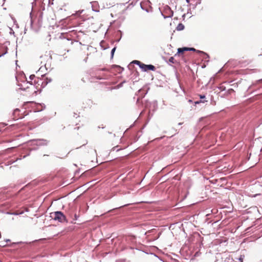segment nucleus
Returning <instances> with one entry per match:
<instances>
[{"mask_svg": "<svg viewBox=\"0 0 262 262\" xmlns=\"http://www.w3.org/2000/svg\"><path fill=\"white\" fill-rule=\"evenodd\" d=\"M184 52V51L183 50V48H179L178 49L177 54L183 53Z\"/></svg>", "mask_w": 262, "mask_h": 262, "instance_id": "7", "label": "nucleus"}, {"mask_svg": "<svg viewBox=\"0 0 262 262\" xmlns=\"http://www.w3.org/2000/svg\"><path fill=\"white\" fill-rule=\"evenodd\" d=\"M134 62L139 66V67L143 71H147L148 70L155 71L156 68L155 66L149 64L146 65L145 64L141 62L138 60H134Z\"/></svg>", "mask_w": 262, "mask_h": 262, "instance_id": "2", "label": "nucleus"}, {"mask_svg": "<svg viewBox=\"0 0 262 262\" xmlns=\"http://www.w3.org/2000/svg\"><path fill=\"white\" fill-rule=\"evenodd\" d=\"M205 98V95H201L200 96V98L201 99H203V98Z\"/></svg>", "mask_w": 262, "mask_h": 262, "instance_id": "14", "label": "nucleus"}, {"mask_svg": "<svg viewBox=\"0 0 262 262\" xmlns=\"http://www.w3.org/2000/svg\"><path fill=\"white\" fill-rule=\"evenodd\" d=\"M186 1H187V2L188 3L189 2V0H186Z\"/></svg>", "mask_w": 262, "mask_h": 262, "instance_id": "19", "label": "nucleus"}, {"mask_svg": "<svg viewBox=\"0 0 262 262\" xmlns=\"http://www.w3.org/2000/svg\"><path fill=\"white\" fill-rule=\"evenodd\" d=\"M116 50V48H114L112 51H111V55H112V57H113L114 56V54L115 53V51Z\"/></svg>", "mask_w": 262, "mask_h": 262, "instance_id": "8", "label": "nucleus"}, {"mask_svg": "<svg viewBox=\"0 0 262 262\" xmlns=\"http://www.w3.org/2000/svg\"><path fill=\"white\" fill-rule=\"evenodd\" d=\"M46 80H47V81H46V83L47 84L48 82H50L51 81V79H49L48 78H46Z\"/></svg>", "mask_w": 262, "mask_h": 262, "instance_id": "10", "label": "nucleus"}, {"mask_svg": "<svg viewBox=\"0 0 262 262\" xmlns=\"http://www.w3.org/2000/svg\"><path fill=\"white\" fill-rule=\"evenodd\" d=\"M51 216L55 221H57L60 223H68L66 216L61 211H56L51 213Z\"/></svg>", "mask_w": 262, "mask_h": 262, "instance_id": "1", "label": "nucleus"}, {"mask_svg": "<svg viewBox=\"0 0 262 262\" xmlns=\"http://www.w3.org/2000/svg\"><path fill=\"white\" fill-rule=\"evenodd\" d=\"M39 145H47L48 143V142L47 140H39Z\"/></svg>", "mask_w": 262, "mask_h": 262, "instance_id": "5", "label": "nucleus"}, {"mask_svg": "<svg viewBox=\"0 0 262 262\" xmlns=\"http://www.w3.org/2000/svg\"><path fill=\"white\" fill-rule=\"evenodd\" d=\"M169 61L171 63H174V61H175L174 57H170V58L169 59Z\"/></svg>", "mask_w": 262, "mask_h": 262, "instance_id": "6", "label": "nucleus"}, {"mask_svg": "<svg viewBox=\"0 0 262 262\" xmlns=\"http://www.w3.org/2000/svg\"><path fill=\"white\" fill-rule=\"evenodd\" d=\"M78 217H79V216L77 214H76V213L74 214V218L71 221V223L72 224H75L76 223L75 221L78 219Z\"/></svg>", "mask_w": 262, "mask_h": 262, "instance_id": "4", "label": "nucleus"}, {"mask_svg": "<svg viewBox=\"0 0 262 262\" xmlns=\"http://www.w3.org/2000/svg\"><path fill=\"white\" fill-rule=\"evenodd\" d=\"M35 77V75H30V79L31 80H33L34 79V78Z\"/></svg>", "mask_w": 262, "mask_h": 262, "instance_id": "9", "label": "nucleus"}, {"mask_svg": "<svg viewBox=\"0 0 262 262\" xmlns=\"http://www.w3.org/2000/svg\"><path fill=\"white\" fill-rule=\"evenodd\" d=\"M204 102H205V101H201V100H200V101H198L195 102V104H199V103H201V102L204 103Z\"/></svg>", "mask_w": 262, "mask_h": 262, "instance_id": "12", "label": "nucleus"}, {"mask_svg": "<svg viewBox=\"0 0 262 262\" xmlns=\"http://www.w3.org/2000/svg\"><path fill=\"white\" fill-rule=\"evenodd\" d=\"M183 50L184 51H189V48H183Z\"/></svg>", "mask_w": 262, "mask_h": 262, "instance_id": "13", "label": "nucleus"}, {"mask_svg": "<svg viewBox=\"0 0 262 262\" xmlns=\"http://www.w3.org/2000/svg\"><path fill=\"white\" fill-rule=\"evenodd\" d=\"M198 52L202 53H204L203 51H198Z\"/></svg>", "mask_w": 262, "mask_h": 262, "instance_id": "16", "label": "nucleus"}, {"mask_svg": "<svg viewBox=\"0 0 262 262\" xmlns=\"http://www.w3.org/2000/svg\"><path fill=\"white\" fill-rule=\"evenodd\" d=\"M189 51H195L196 50L194 48H189Z\"/></svg>", "mask_w": 262, "mask_h": 262, "instance_id": "11", "label": "nucleus"}, {"mask_svg": "<svg viewBox=\"0 0 262 262\" xmlns=\"http://www.w3.org/2000/svg\"><path fill=\"white\" fill-rule=\"evenodd\" d=\"M19 109L16 108L14 110V113H16V112H19Z\"/></svg>", "mask_w": 262, "mask_h": 262, "instance_id": "15", "label": "nucleus"}, {"mask_svg": "<svg viewBox=\"0 0 262 262\" xmlns=\"http://www.w3.org/2000/svg\"><path fill=\"white\" fill-rule=\"evenodd\" d=\"M181 124H182V123H179V125H181Z\"/></svg>", "mask_w": 262, "mask_h": 262, "instance_id": "18", "label": "nucleus"}, {"mask_svg": "<svg viewBox=\"0 0 262 262\" xmlns=\"http://www.w3.org/2000/svg\"><path fill=\"white\" fill-rule=\"evenodd\" d=\"M9 241H10V240H9V239H7V240L6 241V242H9Z\"/></svg>", "mask_w": 262, "mask_h": 262, "instance_id": "17", "label": "nucleus"}, {"mask_svg": "<svg viewBox=\"0 0 262 262\" xmlns=\"http://www.w3.org/2000/svg\"><path fill=\"white\" fill-rule=\"evenodd\" d=\"M184 26L181 23H180L177 27V30L178 31H182L184 30Z\"/></svg>", "mask_w": 262, "mask_h": 262, "instance_id": "3", "label": "nucleus"}]
</instances>
